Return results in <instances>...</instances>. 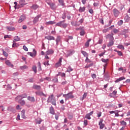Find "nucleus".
Here are the masks:
<instances>
[{
    "label": "nucleus",
    "instance_id": "obj_12",
    "mask_svg": "<svg viewBox=\"0 0 130 130\" xmlns=\"http://www.w3.org/2000/svg\"><path fill=\"white\" fill-rule=\"evenodd\" d=\"M27 100L30 101L31 102H35V99L34 98V97L28 96Z\"/></svg>",
    "mask_w": 130,
    "mask_h": 130
},
{
    "label": "nucleus",
    "instance_id": "obj_61",
    "mask_svg": "<svg viewBox=\"0 0 130 130\" xmlns=\"http://www.w3.org/2000/svg\"><path fill=\"white\" fill-rule=\"evenodd\" d=\"M101 115H102V113L101 112L98 113V117H101Z\"/></svg>",
    "mask_w": 130,
    "mask_h": 130
},
{
    "label": "nucleus",
    "instance_id": "obj_7",
    "mask_svg": "<svg viewBox=\"0 0 130 130\" xmlns=\"http://www.w3.org/2000/svg\"><path fill=\"white\" fill-rule=\"evenodd\" d=\"M103 120H101L99 123V125H100V128L101 129H103L104 128V126H105V124L103 123Z\"/></svg>",
    "mask_w": 130,
    "mask_h": 130
},
{
    "label": "nucleus",
    "instance_id": "obj_34",
    "mask_svg": "<svg viewBox=\"0 0 130 130\" xmlns=\"http://www.w3.org/2000/svg\"><path fill=\"white\" fill-rule=\"evenodd\" d=\"M120 123L121 124V125H123L124 126H125V125H126V122L124 121H121L120 122Z\"/></svg>",
    "mask_w": 130,
    "mask_h": 130
},
{
    "label": "nucleus",
    "instance_id": "obj_43",
    "mask_svg": "<svg viewBox=\"0 0 130 130\" xmlns=\"http://www.w3.org/2000/svg\"><path fill=\"white\" fill-rule=\"evenodd\" d=\"M67 27H68V24L63 22L62 24V28H64V29H66Z\"/></svg>",
    "mask_w": 130,
    "mask_h": 130
},
{
    "label": "nucleus",
    "instance_id": "obj_64",
    "mask_svg": "<svg viewBox=\"0 0 130 130\" xmlns=\"http://www.w3.org/2000/svg\"><path fill=\"white\" fill-rule=\"evenodd\" d=\"M89 12L90 13V14H93V13H94V11L92 10V9H89Z\"/></svg>",
    "mask_w": 130,
    "mask_h": 130
},
{
    "label": "nucleus",
    "instance_id": "obj_55",
    "mask_svg": "<svg viewBox=\"0 0 130 130\" xmlns=\"http://www.w3.org/2000/svg\"><path fill=\"white\" fill-rule=\"evenodd\" d=\"M58 117H59V113H58L57 115H55V118L56 120H58Z\"/></svg>",
    "mask_w": 130,
    "mask_h": 130
},
{
    "label": "nucleus",
    "instance_id": "obj_32",
    "mask_svg": "<svg viewBox=\"0 0 130 130\" xmlns=\"http://www.w3.org/2000/svg\"><path fill=\"white\" fill-rule=\"evenodd\" d=\"M21 99H22L21 98V95H18L16 98H15V100L16 101H20V100H21Z\"/></svg>",
    "mask_w": 130,
    "mask_h": 130
},
{
    "label": "nucleus",
    "instance_id": "obj_50",
    "mask_svg": "<svg viewBox=\"0 0 130 130\" xmlns=\"http://www.w3.org/2000/svg\"><path fill=\"white\" fill-rule=\"evenodd\" d=\"M39 71H41V63L40 62H38Z\"/></svg>",
    "mask_w": 130,
    "mask_h": 130
},
{
    "label": "nucleus",
    "instance_id": "obj_62",
    "mask_svg": "<svg viewBox=\"0 0 130 130\" xmlns=\"http://www.w3.org/2000/svg\"><path fill=\"white\" fill-rule=\"evenodd\" d=\"M49 40H54V37L53 36L49 37Z\"/></svg>",
    "mask_w": 130,
    "mask_h": 130
},
{
    "label": "nucleus",
    "instance_id": "obj_44",
    "mask_svg": "<svg viewBox=\"0 0 130 130\" xmlns=\"http://www.w3.org/2000/svg\"><path fill=\"white\" fill-rule=\"evenodd\" d=\"M91 116L89 115L88 114H87L85 116V118H87V119H91Z\"/></svg>",
    "mask_w": 130,
    "mask_h": 130
},
{
    "label": "nucleus",
    "instance_id": "obj_8",
    "mask_svg": "<svg viewBox=\"0 0 130 130\" xmlns=\"http://www.w3.org/2000/svg\"><path fill=\"white\" fill-rule=\"evenodd\" d=\"M5 63L7 64V66H8V67H10V68H14V64H12V63L9 60L5 61Z\"/></svg>",
    "mask_w": 130,
    "mask_h": 130
},
{
    "label": "nucleus",
    "instance_id": "obj_29",
    "mask_svg": "<svg viewBox=\"0 0 130 130\" xmlns=\"http://www.w3.org/2000/svg\"><path fill=\"white\" fill-rule=\"evenodd\" d=\"M117 48L119 49H123L124 50V47L122 45H119L117 46Z\"/></svg>",
    "mask_w": 130,
    "mask_h": 130
},
{
    "label": "nucleus",
    "instance_id": "obj_31",
    "mask_svg": "<svg viewBox=\"0 0 130 130\" xmlns=\"http://www.w3.org/2000/svg\"><path fill=\"white\" fill-rule=\"evenodd\" d=\"M19 44L16 43V42H13V44L12 45V47H18Z\"/></svg>",
    "mask_w": 130,
    "mask_h": 130
},
{
    "label": "nucleus",
    "instance_id": "obj_51",
    "mask_svg": "<svg viewBox=\"0 0 130 130\" xmlns=\"http://www.w3.org/2000/svg\"><path fill=\"white\" fill-rule=\"evenodd\" d=\"M80 35L81 36H84L85 35V30H82L81 32H80Z\"/></svg>",
    "mask_w": 130,
    "mask_h": 130
},
{
    "label": "nucleus",
    "instance_id": "obj_5",
    "mask_svg": "<svg viewBox=\"0 0 130 130\" xmlns=\"http://www.w3.org/2000/svg\"><path fill=\"white\" fill-rule=\"evenodd\" d=\"M26 20V16L25 15H21L18 20V23H22L23 21Z\"/></svg>",
    "mask_w": 130,
    "mask_h": 130
},
{
    "label": "nucleus",
    "instance_id": "obj_25",
    "mask_svg": "<svg viewBox=\"0 0 130 130\" xmlns=\"http://www.w3.org/2000/svg\"><path fill=\"white\" fill-rule=\"evenodd\" d=\"M39 7L37 5H33L31 7V8L33 9L34 10H37Z\"/></svg>",
    "mask_w": 130,
    "mask_h": 130
},
{
    "label": "nucleus",
    "instance_id": "obj_45",
    "mask_svg": "<svg viewBox=\"0 0 130 130\" xmlns=\"http://www.w3.org/2000/svg\"><path fill=\"white\" fill-rule=\"evenodd\" d=\"M20 97H21V99H23L24 98H27V94H22V95H20Z\"/></svg>",
    "mask_w": 130,
    "mask_h": 130
},
{
    "label": "nucleus",
    "instance_id": "obj_42",
    "mask_svg": "<svg viewBox=\"0 0 130 130\" xmlns=\"http://www.w3.org/2000/svg\"><path fill=\"white\" fill-rule=\"evenodd\" d=\"M87 95H88V93H87V92L84 93V94L83 95L82 100H84V99H85L87 97Z\"/></svg>",
    "mask_w": 130,
    "mask_h": 130
},
{
    "label": "nucleus",
    "instance_id": "obj_60",
    "mask_svg": "<svg viewBox=\"0 0 130 130\" xmlns=\"http://www.w3.org/2000/svg\"><path fill=\"white\" fill-rule=\"evenodd\" d=\"M16 109H17V110H20L21 109V107L20 105H17L16 107Z\"/></svg>",
    "mask_w": 130,
    "mask_h": 130
},
{
    "label": "nucleus",
    "instance_id": "obj_4",
    "mask_svg": "<svg viewBox=\"0 0 130 130\" xmlns=\"http://www.w3.org/2000/svg\"><path fill=\"white\" fill-rule=\"evenodd\" d=\"M83 22H84V18H81L78 22H76L75 24L72 25H73V26H75V27H79Z\"/></svg>",
    "mask_w": 130,
    "mask_h": 130
},
{
    "label": "nucleus",
    "instance_id": "obj_14",
    "mask_svg": "<svg viewBox=\"0 0 130 130\" xmlns=\"http://www.w3.org/2000/svg\"><path fill=\"white\" fill-rule=\"evenodd\" d=\"M41 15H38L37 17H36L35 18V19H34V23H37V22L39 21V18H40Z\"/></svg>",
    "mask_w": 130,
    "mask_h": 130
},
{
    "label": "nucleus",
    "instance_id": "obj_9",
    "mask_svg": "<svg viewBox=\"0 0 130 130\" xmlns=\"http://www.w3.org/2000/svg\"><path fill=\"white\" fill-rule=\"evenodd\" d=\"M61 66V58L59 59L58 61L55 64V68H58Z\"/></svg>",
    "mask_w": 130,
    "mask_h": 130
},
{
    "label": "nucleus",
    "instance_id": "obj_18",
    "mask_svg": "<svg viewBox=\"0 0 130 130\" xmlns=\"http://www.w3.org/2000/svg\"><path fill=\"white\" fill-rule=\"evenodd\" d=\"M33 88L34 89H36V90H40V89H41V87L37 85H34Z\"/></svg>",
    "mask_w": 130,
    "mask_h": 130
},
{
    "label": "nucleus",
    "instance_id": "obj_48",
    "mask_svg": "<svg viewBox=\"0 0 130 130\" xmlns=\"http://www.w3.org/2000/svg\"><path fill=\"white\" fill-rule=\"evenodd\" d=\"M113 32H114V33H115V34H116V33H118V32H119V30H118V29H117L116 28H114L113 29Z\"/></svg>",
    "mask_w": 130,
    "mask_h": 130
},
{
    "label": "nucleus",
    "instance_id": "obj_1",
    "mask_svg": "<svg viewBox=\"0 0 130 130\" xmlns=\"http://www.w3.org/2000/svg\"><path fill=\"white\" fill-rule=\"evenodd\" d=\"M63 97L65 98L66 101L69 99H73L75 96L73 95V92H70L68 94H63Z\"/></svg>",
    "mask_w": 130,
    "mask_h": 130
},
{
    "label": "nucleus",
    "instance_id": "obj_52",
    "mask_svg": "<svg viewBox=\"0 0 130 130\" xmlns=\"http://www.w3.org/2000/svg\"><path fill=\"white\" fill-rule=\"evenodd\" d=\"M23 49H24L25 51H28V48H27V47L25 45L23 46Z\"/></svg>",
    "mask_w": 130,
    "mask_h": 130
},
{
    "label": "nucleus",
    "instance_id": "obj_57",
    "mask_svg": "<svg viewBox=\"0 0 130 130\" xmlns=\"http://www.w3.org/2000/svg\"><path fill=\"white\" fill-rule=\"evenodd\" d=\"M109 31V29H108V28L107 29H104L103 30V33H106L107 32H108Z\"/></svg>",
    "mask_w": 130,
    "mask_h": 130
},
{
    "label": "nucleus",
    "instance_id": "obj_3",
    "mask_svg": "<svg viewBox=\"0 0 130 130\" xmlns=\"http://www.w3.org/2000/svg\"><path fill=\"white\" fill-rule=\"evenodd\" d=\"M113 14L114 16V17H115V18H117V17H118V16H119V15H120V12L119 11V10H117V9L116 8H114V9H113Z\"/></svg>",
    "mask_w": 130,
    "mask_h": 130
},
{
    "label": "nucleus",
    "instance_id": "obj_22",
    "mask_svg": "<svg viewBox=\"0 0 130 130\" xmlns=\"http://www.w3.org/2000/svg\"><path fill=\"white\" fill-rule=\"evenodd\" d=\"M91 39H89L85 44V46L86 47H89V43H90V41H91Z\"/></svg>",
    "mask_w": 130,
    "mask_h": 130
},
{
    "label": "nucleus",
    "instance_id": "obj_58",
    "mask_svg": "<svg viewBox=\"0 0 130 130\" xmlns=\"http://www.w3.org/2000/svg\"><path fill=\"white\" fill-rule=\"evenodd\" d=\"M54 51L53 49H50L49 51V54H53Z\"/></svg>",
    "mask_w": 130,
    "mask_h": 130
},
{
    "label": "nucleus",
    "instance_id": "obj_6",
    "mask_svg": "<svg viewBox=\"0 0 130 130\" xmlns=\"http://www.w3.org/2000/svg\"><path fill=\"white\" fill-rule=\"evenodd\" d=\"M27 4L25 0H19V6L20 8H23L24 6H26Z\"/></svg>",
    "mask_w": 130,
    "mask_h": 130
},
{
    "label": "nucleus",
    "instance_id": "obj_11",
    "mask_svg": "<svg viewBox=\"0 0 130 130\" xmlns=\"http://www.w3.org/2000/svg\"><path fill=\"white\" fill-rule=\"evenodd\" d=\"M6 29H7L8 31H15V30H16V28L13 26H7Z\"/></svg>",
    "mask_w": 130,
    "mask_h": 130
},
{
    "label": "nucleus",
    "instance_id": "obj_54",
    "mask_svg": "<svg viewBox=\"0 0 130 130\" xmlns=\"http://www.w3.org/2000/svg\"><path fill=\"white\" fill-rule=\"evenodd\" d=\"M84 125L85 126L88 125V120H84Z\"/></svg>",
    "mask_w": 130,
    "mask_h": 130
},
{
    "label": "nucleus",
    "instance_id": "obj_53",
    "mask_svg": "<svg viewBox=\"0 0 130 130\" xmlns=\"http://www.w3.org/2000/svg\"><path fill=\"white\" fill-rule=\"evenodd\" d=\"M109 37H111L112 40H113V39H113V37L111 35H110V34H109V35H108L107 36V37H106L107 39L108 38H109Z\"/></svg>",
    "mask_w": 130,
    "mask_h": 130
},
{
    "label": "nucleus",
    "instance_id": "obj_23",
    "mask_svg": "<svg viewBox=\"0 0 130 130\" xmlns=\"http://www.w3.org/2000/svg\"><path fill=\"white\" fill-rule=\"evenodd\" d=\"M14 5L15 9H20V8H21L20 7V5H18V3L16 2H14Z\"/></svg>",
    "mask_w": 130,
    "mask_h": 130
},
{
    "label": "nucleus",
    "instance_id": "obj_46",
    "mask_svg": "<svg viewBox=\"0 0 130 130\" xmlns=\"http://www.w3.org/2000/svg\"><path fill=\"white\" fill-rule=\"evenodd\" d=\"M115 51L117 52L118 55H119L120 56H121V55H122V53L121 52V51H117V50H115Z\"/></svg>",
    "mask_w": 130,
    "mask_h": 130
},
{
    "label": "nucleus",
    "instance_id": "obj_47",
    "mask_svg": "<svg viewBox=\"0 0 130 130\" xmlns=\"http://www.w3.org/2000/svg\"><path fill=\"white\" fill-rule=\"evenodd\" d=\"M109 59H105L104 58H102V61H103V62H108V61H109Z\"/></svg>",
    "mask_w": 130,
    "mask_h": 130
},
{
    "label": "nucleus",
    "instance_id": "obj_19",
    "mask_svg": "<svg viewBox=\"0 0 130 130\" xmlns=\"http://www.w3.org/2000/svg\"><path fill=\"white\" fill-rule=\"evenodd\" d=\"M50 113H51V114H53V115L55 114L54 109H53V107H51L50 108Z\"/></svg>",
    "mask_w": 130,
    "mask_h": 130
},
{
    "label": "nucleus",
    "instance_id": "obj_2",
    "mask_svg": "<svg viewBox=\"0 0 130 130\" xmlns=\"http://www.w3.org/2000/svg\"><path fill=\"white\" fill-rule=\"evenodd\" d=\"M50 102L52 105H54L55 106L56 105V100H55V98H54L53 94L51 95L50 96Z\"/></svg>",
    "mask_w": 130,
    "mask_h": 130
},
{
    "label": "nucleus",
    "instance_id": "obj_35",
    "mask_svg": "<svg viewBox=\"0 0 130 130\" xmlns=\"http://www.w3.org/2000/svg\"><path fill=\"white\" fill-rule=\"evenodd\" d=\"M50 6L52 10H54V9H55V6L54 5V4L52 3L50 5Z\"/></svg>",
    "mask_w": 130,
    "mask_h": 130
},
{
    "label": "nucleus",
    "instance_id": "obj_49",
    "mask_svg": "<svg viewBox=\"0 0 130 130\" xmlns=\"http://www.w3.org/2000/svg\"><path fill=\"white\" fill-rule=\"evenodd\" d=\"M85 62H92V61L90 60V59H89V58H88V57H86V58L85 59Z\"/></svg>",
    "mask_w": 130,
    "mask_h": 130
},
{
    "label": "nucleus",
    "instance_id": "obj_20",
    "mask_svg": "<svg viewBox=\"0 0 130 130\" xmlns=\"http://www.w3.org/2000/svg\"><path fill=\"white\" fill-rule=\"evenodd\" d=\"M81 53L84 55L85 57H87L88 56V53H86L85 51H82Z\"/></svg>",
    "mask_w": 130,
    "mask_h": 130
},
{
    "label": "nucleus",
    "instance_id": "obj_39",
    "mask_svg": "<svg viewBox=\"0 0 130 130\" xmlns=\"http://www.w3.org/2000/svg\"><path fill=\"white\" fill-rule=\"evenodd\" d=\"M123 24V21L122 20H120L118 22V26H121Z\"/></svg>",
    "mask_w": 130,
    "mask_h": 130
},
{
    "label": "nucleus",
    "instance_id": "obj_17",
    "mask_svg": "<svg viewBox=\"0 0 130 130\" xmlns=\"http://www.w3.org/2000/svg\"><path fill=\"white\" fill-rule=\"evenodd\" d=\"M41 122H42V120H41V118H37L36 120V123H37V124H40Z\"/></svg>",
    "mask_w": 130,
    "mask_h": 130
},
{
    "label": "nucleus",
    "instance_id": "obj_30",
    "mask_svg": "<svg viewBox=\"0 0 130 130\" xmlns=\"http://www.w3.org/2000/svg\"><path fill=\"white\" fill-rule=\"evenodd\" d=\"M49 55V51H47L46 53H45V58L47 59H48L49 57L48 55Z\"/></svg>",
    "mask_w": 130,
    "mask_h": 130
},
{
    "label": "nucleus",
    "instance_id": "obj_28",
    "mask_svg": "<svg viewBox=\"0 0 130 130\" xmlns=\"http://www.w3.org/2000/svg\"><path fill=\"white\" fill-rule=\"evenodd\" d=\"M20 69L21 70H26V69H28V67H27L26 65H23V66H20Z\"/></svg>",
    "mask_w": 130,
    "mask_h": 130
},
{
    "label": "nucleus",
    "instance_id": "obj_59",
    "mask_svg": "<svg viewBox=\"0 0 130 130\" xmlns=\"http://www.w3.org/2000/svg\"><path fill=\"white\" fill-rule=\"evenodd\" d=\"M56 41L57 43L59 42L60 41V37H57Z\"/></svg>",
    "mask_w": 130,
    "mask_h": 130
},
{
    "label": "nucleus",
    "instance_id": "obj_15",
    "mask_svg": "<svg viewBox=\"0 0 130 130\" xmlns=\"http://www.w3.org/2000/svg\"><path fill=\"white\" fill-rule=\"evenodd\" d=\"M117 93V91L114 90V91H113V92L112 93H110L109 95H110V97H115V96L116 95Z\"/></svg>",
    "mask_w": 130,
    "mask_h": 130
},
{
    "label": "nucleus",
    "instance_id": "obj_63",
    "mask_svg": "<svg viewBox=\"0 0 130 130\" xmlns=\"http://www.w3.org/2000/svg\"><path fill=\"white\" fill-rule=\"evenodd\" d=\"M104 54H105V52L100 54L99 55V56L101 57V56H103L104 55Z\"/></svg>",
    "mask_w": 130,
    "mask_h": 130
},
{
    "label": "nucleus",
    "instance_id": "obj_16",
    "mask_svg": "<svg viewBox=\"0 0 130 130\" xmlns=\"http://www.w3.org/2000/svg\"><path fill=\"white\" fill-rule=\"evenodd\" d=\"M20 39L19 37L16 36L14 37L13 40V42H17V41H20Z\"/></svg>",
    "mask_w": 130,
    "mask_h": 130
},
{
    "label": "nucleus",
    "instance_id": "obj_24",
    "mask_svg": "<svg viewBox=\"0 0 130 130\" xmlns=\"http://www.w3.org/2000/svg\"><path fill=\"white\" fill-rule=\"evenodd\" d=\"M14 5L15 9H20V8H21L20 7V5H18V3L16 2H14Z\"/></svg>",
    "mask_w": 130,
    "mask_h": 130
},
{
    "label": "nucleus",
    "instance_id": "obj_38",
    "mask_svg": "<svg viewBox=\"0 0 130 130\" xmlns=\"http://www.w3.org/2000/svg\"><path fill=\"white\" fill-rule=\"evenodd\" d=\"M34 51H35V53L34 54L32 53L31 52L29 53L30 56L33 57V56H35V55H36V51H35V50H34Z\"/></svg>",
    "mask_w": 130,
    "mask_h": 130
},
{
    "label": "nucleus",
    "instance_id": "obj_56",
    "mask_svg": "<svg viewBox=\"0 0 130 130\" xmlns=\"http://www.w3.org/2000/svg\"><path fill=\"white\" fill-rule=\"evenodd\" d=\"M44 66H45V67H47L49 66V63H48V61H45L44 62Z\"/></svg>",
    "mask_w": 130,
    "mask_h": 130
},
{
    "label": "nucleus",
    "instance_id": "obj_33",
    "mask_svg": "<svg viewBox=\"0 0 130 130\" xmlns=\"http://www.w3.org/2000/svg\"><path fill=\"white\" fill-rule=\"evenodd\" d=\"M3 55L4 56H6V57H8L9 54H8V53H7L5 50H3Z\"/></svg>",
    "mask_w": 130,
    "mask_h": 130
},
{
    "label": "nucleus",
    "instance_id": "obj_36",
    "mask_svg": "<svg viewBox=\"0 0 130 130\" xmlns=\"http://www.w3.org/2000/svg\"><path fill=\"white\" fill-rule=\"evenodd\" d=\"M36 95H38L39 96L44 95V94H43V92H36Z\"/></svg>",
    "mask_w": 130,
    "mask_h": 130
},
{
    "label": "nucleus",
    "instance_id": "obj_21",
    "mask_svg": "<svg viewBox=\"0 0 130 130\" xmlns=\"http://www.w3.org/2000/svg\"><path fill=\"white\" fill-rule=\"evenodd\" d=\"M18 103L21 104V105H25V101L24 100H22V99L18 101Z\"/></svg>",
    "mask_w": 130,
    "mask_h": 130
},
{
    "label": "nucleus",
    "instance_id": "obj_40",
    "mask_svg": "<svg viewBox=\"0 0 130 130\" xmlns=\"http://www.w3.org/2000/svg\"><path fill=\"white\" fill-rule=\"evenodd\" d=\"M72 71H73V69H72V67H71V66H69L67 70V72L68 73H70V72H72Z\"/></svg>",
    "mask_w": 130,
    "mask_h": 130
},
{
    "label": "nucleus",
    "instance_id": "obj_27",
    "mask_svg": "<svg viewBox=\"0 0 130 130\" xmlns=\"http://www.w3.org/2000/svg\"><path fill=\"white\" fill-rule=\"evenodd\" d=\"M113 44H114V42H113V41H111L108 44L107 46L108 47H110V46H112Z\"/></svg>",
    "mask_w": 130,
    "mask_h": 130
},
{
    "label": "nucleus",
    "instance_id": "obj_37",
    "mask_svg": "<svg viewBox=\"0 0 130 130\" xmlns=\"http://www.w3.org/2000/svg\"><path fill=\"white\" fill-rule=\"evenodd\" d=\"M37 68L36 67V66L32 67V70H33L34 72L35 73V74H36L37 73Z\"/></svg>",
    "mask_w": 130,
    "mask_h": 130
},
{
    "label": "nucleus",
    "instance_id": "obj_26",
    "mask_svg": "<svg viewBox=\"0 0 130 130\" xmlns=\"http://www.w3.org/2000/svg\"><path fill=\"white\" fill-rule=\"evenodd\" d=\"M85 10V7H80L79 11L80 12V13H82V12H84Z\"/></svg>",
    "mask_w": 130,
    "mask_h": 130
},
{
    "label": "nucleus",
    "instance_id": "obj_10",
    "mask_svg": "<svg viewBox=\"0 0 130 130\" xmlns=\"http://www.w3.org/2000/svg\"><path fill=\"white\" fill-rule=\"evenodd\" d=\"M64 22V21H60L59 22H58L56 24L55 26H58V27H60L61 28L62 27V24Z\"/></svg>",
    "mask_w": 130,
    "mask_h": 130
},
{
    "label": "nucleus",
    "instance_id": "obj_41",
    "mask_svg": "<svg viewBox=\"0 0 130 130\" xmlns=\"http://www.w3.org/2000/svg\"><path fill=\"white\" fill-rule=\"evenodd\" d=\"M58 2L61 6H64V3H63V0H58Z\"/></svg>",
    "mask_w": 130,
    "mask_h": 130
},
{
    "label": "nucleus",
    "instance_id": "obj_13",
    "mask_svg": "<svg viewBox=\"0 0 130 130\" xmlns=\"http://www.w3.org/2000/svg\"><path fill=\"white\" fill-rule=\"evenodd\" d=\"M123 80H125V78L124 77H122L117 79L115 82L116 83H118L119 82H120V81H122Z\"/></svg>",
    "mask_w": 130,
    "mask_h": 130
}]
</instances>
